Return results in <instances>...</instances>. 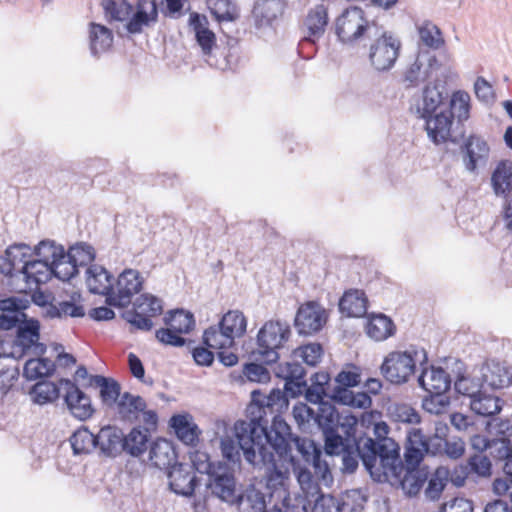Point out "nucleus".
<instances>
[{"label": "nucleus", "mask_w": 512, "mask_h": 512, "mask_svg": "<svg viewBox=\"0 0 512 512\" xmlns=\"http://www.w3.org/2000/svg\"><path fill=\"white\" fill-rule=\"evenodd\" d=\"M170 427L174 429L177 438L185 445L194 447L199 442L201 434L198 426L192 421L190 414H176L170 418Z\"/></svg>", "instance_id": "nucleus-33"}, {"label": "nucleus", "mask_w": 512, "mask_h": 512, "mask_svg": "<svg viewBox=\"0 0 512 512\" xmlns=\"http://www.w3.org/2000/svg\"><path fill=\"white\" fill-rule=\"evenodd\" d=\"M157 22L158 18L155 17V13L151 15L135 6V11L133 10L128 18L125 29L129 34L136 35L142 33L144 27H151Z\"/></svg>", "instance_id": "nucleus-53"}, {"label": "nucleus", "mask_w": 512, "mask_h": 512, "mask_svg": "<svg viewBox=\"0 0 512 512\" xmlns=\"http://www.w3.org/2000/svg\"><path fill=\"white\" fill-rule=\"evenodd\" d=\"M323 347L320 343H308L293 350L294 359H301L305 364L315 367L323 356Z\"/></svg>", "instance_id": "nucleus-58"}, {"label": "nucleus", "mask_w": 512, "mask_h": 512, "mask_svg": "<svg viewBox=\"0 0 512 512\" xmlns=\"http://www.w3.org/2000/svg\"><path fill=\"white\" fill-rule=\"evenodd\" d=\"M59 383L65 389L63 398L70 414L81 421L91 418L95 412L91 398L70 379L62 378Z\"/></svg>", "instance_id": "nucleus-19"}, {"label": "nucleus", "mask_w": 512, "mask_h": 512, "mask_svg": "<svg viewBox=\"0 0 512 512\" xmlns=\"http://www.w3.org/2000/svg\"><path fill=\"white\" fill-rule=\"evenodd\" d=\"M440 68L436 55L429 49H419L416 58L403 73L406 88L418 87L431 78L432 73Z\"/></svg>", "instance_id": "nucleus-14"}, {"label": "nucleus", "mask_w": 512, "mask_h": 512, "mask_svg": "<svg viewBox=\"0 0 512 512\" xmlns=\"http://www.w3.org/2000/svg\"><path fill=\"white\" fill-rule=\"evenodd\" d=\"M465 465L472 479L492 476V461L486 454L471 455Z\"/></svg>", "instance_id": "nucleus-55"}, {"label": "nucleus", "mask_w": 512, "mask_h": 512, "mask_svg": "<svg viewBox=\"0 0 512 512\" xmlns=\"http://www.w3.org/2000/svg\"><path fill=\"white\" fill-rule=\"evenodd\" d=\"M405 470L398 473L389 484L401 488L408 496H416L424 483L428 480L429 472L420 468V464H411L405 459Z\"/></svg>", "instance_id": "nucleus-24"}, {"label": "nucleus", "mask_w": 512, "mask_h": 512, "mask_svg": "<svg viewBox=\"0 0 512 512\" xmlns=\"http://www.w3.org/2000/svg\"><path fill=\"white\" fill-rule=\"evenodd\" d=\"M101 5L108 22L127 21L133 12V5L127 0H102Z\"/></svg>", "instance_id": "nucleus-51"}, {"label": "nucleus", "mask_w": 512, "mask_h": 512, "mask_svg": "<svg viewBox=\"0 0 512 512\" xmlns=\"http://www.w3.org/2000/svg\"><path fill=\"white\" fill-rule=\"evenodd\" d=\"M466 381V378L459 376L455 381V389L459 393L470 396V407L474 413L483 417H491L501 411L502 401L499 397L486 394L482 390L470 393L466 387L463 389Z\"/></svg>", "instance_id": "nucleus-22"}, {"label": "nucleus", "mask_w": 512, "mask_h": 512, "mask_svg": "<svg viewBox=\"0 0 512 512\" xmlns=\"http://www.w3.org/2000/svg\"><path fill=\"white\" fill-rule=\"evenodd\" d=\"M66 258H69L72 263L76 264L78 269L80 266L90 264L95 258V252L92 246L80 243L72 246L68 252H65Z\"/></svg>", "instance_id": "nucleus-60"}, {"label": "nucleus", "mask_w": 512, "mask_h": 512, "mask_svg": "<svg viewBox=\"0 0 512 512\" xmlns=\"http://www.w3.org/2000/svg\"><path fill=\"white\" fill-rule=\"evenodd\" d=\"M450 404L449 397L446 395V393H439V394H428L423 399L422 406L424 410L429 412L430 414L439 415L448 408Z\"/></svg>", "instance_id": "nucleus-64"}, {"label": "nucleus", "mask_w": 512, "mask_h": 512, "mask_svg": "<svg viewBox=\"0 0 512 512\" xmlns=\"http://www.w3.org/2000/svg\"><path fill=\"white\" fill-rule=\"evenodd\" d=\"M329 380V373L326 371L315 372L310 377V384L305 379V387L302 389L305 399L318 406V427L324 436L325 452L333 451L337 444L341 443V429L344 435H349L353 426H357L358 418L353 414L340 413L335 405L325 400L324 384Z\"/></svg>", "instance_id": "nucleus-3"}, {"label": "nucleus", "mask_w": 512, "mask_h": 512, "mask_svg": "<svg viewBox=\"0 0 512 512\" xmlns=\"http://www.w3.org/2000/svg\"><path fill=\"white\" fill-rule=\"evenodd\" d=\"M207 4L211 14L221 25L222 32L227 35L228 44H230L231 41L236 42L235 38L228 35L225 26L229 28L228 26L239 18L237 8L230 0H207Z\"/></svg>", "instance_id": "nucleus-36"}, {"label": "nucleus", "mask_w": 512, "mask_h": 512, "mask_svg": "<svg viewBox=\"0 0 512 512\" xmlns=\"http://www.w3.org/2000/svg\"><path fill=\"white\" fill-rule=\"evenodd\" d=\"M427 134L436 145H460L464 166L469 172H475L478 165H486L488 161L490 148L479 136L470 135L465 140V134L461 130H427Z\"/></svg>", "instance_id": "nucleus-7"}, {"label": "nucleus", "mask_w": 512, "mask_h": 512, "mask_svg": "<svg viewBox=\"0 0 512 512\" xmlns=\"http://www.w3.org/2000/svg\"><path fill=\"white\" fill-rule=\"evenodd\" d=\"M342 396L340 399L341 405H346L352 408L367 409L371 406L372 400L367 392L354 393L351 390L342 389Z\"/></svg>", "instance_id": "nucleus-63"}, {"label": "nucleus", "mask_w": 512, "mask_h": 512, "mask_svg": "<svg viewBox=\"0 0 512 512\" xmlns=\"http://www.w3.org/2000/svg\"><path fill=\"white\" fill-rule=\"evenodd\" d=\"M421 42L428 48L437 50L445 44L440 28L430 21L424 22L418 28Z\"/></svg>", "instance_id": "nucleus-57"}, {"label": "nucleus", "mask_w": 512, "mask_h": 512, "mask_svg": "<svg viewBox=\"0 0 512 512\" xmlns=\"http://www.w3.org/2000/svg\"><path fill=\"white\" fill-rule=\"evenodd\" d=\"M99 454L109 458H116L123 452L124 432L115 425L102 427L96 434Z\"/></svg>", "instance_id": "nucleus-27"}, {"label": "nucleus", "mask_w": 512, "mask_h": 512, "mask_svg": "<svg viewBox=\"0 0 512 512\" xmlns=\"http://www.w3.org/2000/svg\"><path fill=\"white\" fill-rule=\"evenodd\" d=\"M448 91L445 84L435 82L427 84L422 92V106H418L420 117L426 121L424 128H432L431 123L434 124V117L438 115L441 110L446 108L448 101Z\"/></svg>", "instance_id": "nucleus-16"}, {"label": "nucleus", "mask_w": 512, "mask_h": 512, "mask_svg": "<svg viewBox=\"0 0 512 512\" xmlns=\"http://www.w3.org/2000/svg\"><path fill=\"white\" fill-rule=\"evenodd\" d=\"M281 434L285 452L282 453L280 450H274L279 459L294 464L295 456L293 455V449H295L304 462L313 465V467L318 470H321L323 465L324 470L328 471V465L322 461V451L313 440L294 435L288 424L286 432Z\"/></svg>", "instance_id": "nucleus-11"}, {"label": "nucleus", "mask_w": 512, "mask_h": 512, "mask_svg": "<svg viewBox=\"0 0 512 512\" xmlns=\"http://www.w3.org/2000/svg\"><path fill=\"white\" fill-rule=\"evenodd\" d=\"M276 452L271 450V461L267 459L257 458L256 463H251L254 466H264L266 487L272 491H277L279 488H284L285 482L288 479L289 472L287 469H283L278 464L275 458Z\"/></svg>", "instance_id": "nucleus-35"}, {"label": "nucleus", "mask_w": 512, "mask_h": 512, "mask_svg": "<svg viewBox=\"0 0 512 512\" xmlns=\"http://www.w3.org/2000/svg\"><path fill=\"white\" fill-rule=\"evenodd\" d=\"M149 440L148 428L133 427L128 434H124L123 452L131 457H140L147 451Z\"/></svg>", "instance_id": "nucleus-40"}, {"label": "nucleus", "mask_w": 512, "mask_h": 512, "mask_svg": "<svg viewBox=\"0 0 512 512\" xmlns=\"http://www.w3.org/2000/svg\"><path fill=\"white\" fill-rule=\"evenodd\" d=\"M33 252L29 245L25 243H14L9 245L1 257V273L12 276L15 272H20V268L25 262L30 261Z\"/></svg>", "instance_id": "nucleus-29"}, {"label": "nucleus", "mask_w": 512, "mask_h": 512, "mask_svg": "<svg viewBox=\"0 0 512 512\" xmlns=\"http://www.w3.org/2000/svg\"><path fill=\"white\" fill-rule=\"evenodd\" d=\"M488 457L496 466H504L505 462L512 459V443L508 438H493L488 449Z\"/></svg>", "instance_id": "nucleus-54"}, {"label": "nucleus", "mask_w": 512, "mask_h": 512, "mask_svg": "<svg viewBox=\"0 0 512 512\" xmlns=\"http://www.w3.org/2000/svg\"><path fill=\"white\" fill-rule=\"evenodd\" d=\"M376 35L370 36L368 44V60L377 72H388L396 64L402 48L401 40L383 26L378 25Z\"/></svg>", "instance_id": "nucleus-9"}, {"label": "nucleus", "mask_w": 512, "mask_h": 512, "mask_svg": "<svg viewBox=\"0 0 512 512\" xmlns=\"http://www.w3.org/2000/svg\"><path fill=\"white\" fill-rule=\"evenodd\" d=\"M40 322L28 318L27 314L16 328L15 344L20 348L21 354L41 356L46 352V345L40 341Z\"/></svg>", "instance_id": "nucleus-17"}, {"label": "nucleus", "mask_w": 512, "mask_h": 512, "mask_svg": "<svg viewBox=\"0 0 512 512\" xmlns=\"http://www.w3.org/2000/svg\"><path fill=\"white\" fill-rule=\"evenodd\" d=\"M60 383L48 380L36 382L29 390V396L33 403L47 405L55 402L60 396Z\"/></svg>", "instance_id": "nucleus-46"}, {"label": "nucleus", "mask_w": 512, "mask_h": 512, "mask_svg": "<svg viewBox=\"0 0 512 512\" xmlns=\"http://www.w3.org/2000/svg\"><path fill=\"white\" fill-rule=\"evenodd\" d=\"M149 460L153 466L167 472L175 464H178V453L171 441L158 438L151 443Z\"/></svg>", "instance_id": "nucleus-28"}, {"label": "nucleus", "mask_w": 512, "mask_h": 512, "mask_svg": "<svg viewBox=\"0 0 512 512\" xmlns=\"http://www.w3.org/2000/svg\"><path fill=\"white\" fill-rule=\"evenodd\" d=\"M339 309L348 317H363L367 314L368 299L363 291L350 289L341 297Z\"/></svg>", "instance_id": "nucleus-37"}, {"label": "nucleus", "mask_w": 512, "mask_h": 512, "mask_svg": "<svg viewBox=\"0 0 512 512\" xmlns=\"http://www.w3.org/2000/svg\"><path fill=\"white\" fill-rule=\"evenodd\" d=\"M30 306L27 299L12 296L0 300V329L11 330L17 328L25 317V310Z\"/></svg>", "instance_id": "nucleus-26"}, {"label": "nucleus", "mask_w": 512, "mask_h": 512, "mask_svg": "<svg viewBox=\"0 0 512 512\" xmlns=\"http://www.w3.org/2000/svg\"><path fill=\"white\" fill-rule=\"evenodd\" d=\"M165 325L179 334H188L195 328L194 315L184 309L170 310L163 318Z\"/></svg>", "instance_id": "nucleus-48"}, {"label": "nucleus", "mask_w": 512, "mask_h": 512, "mask_svg": "<svg viewBox=\"0 0 512 512\" xmlns=\"http://www.w3.org/2000/svg\"><path fill=\"white\" fill-rule=\"evenodd\" d=\"M257 397L258 392H251L245 419L237 420L233 426L234 436L248 463H256L259 457L271 461V450L285 452L281 433L286 432L287 422L281 415H274L272 419L263 416Z\"/></svg>", "instance_id": "nucleus-2"}, {"label": "nucleus", "mask_w": 512, "mask_h": 512, "mask_svg": "<svg viewBox=\"0 0 512 512\" xmlns=\"http://www.w3.org/2000/svg\"><path fill=\"white\" fill-rule=\"evenodd\" d=\"M88 385H95L100 388V398L103 404L109 408L114 407L122 395L120 384L113 378L93 375L90 377Z\"/></svg>", "instance_id": "nucleus-42"}, {"label": "nucleus", "mask_w": 512, "mask_h": 512, "mask_svg": "<svg viewBox=\"0 0 512 512\" xmlns=\"http://www.w3.org/2000/svg\"><path fill=\"white\" fill-rule=\"evenodd\" d=\"M481 389H502L512 383L511 371L499 362L492 361L481 369Z\"/></svg>", "instance_id": "nucleus-32"}, {"label": "nucleus", "mask_w": 512, "mask_h": 512, "mask_svg": "<svg viewBox=\"0 0 512 512\" xmlns=\"http://www.w3.org/2000/svg\"><path fill=\"white\" fill-rule=\"evenodd\" d=\"M27 283L44 284L51 279V266L40 259L25 262L20 268Z\"/></svg>", "instance_id": "nucleus-47"}, {"label": "nucleus", "mask_w": 512, "mask_h": 512, "mask_svg": "<svg viewBox=\"0 0 512 512\" xmlns=\"http://www.w3.org/2000/svg\"><path fill=\"white\" fill-rule=\"evenodd\" d=\"M166 474L170 490L184 497H191L202 480L193 473L189 463L178 462Z\"/></svg>", "instance_id": "nucleus-21"}, {"label": "nucleus", "mask_w": 512, "mask_h": 512, "mask_svg": "<svg viewBox=\"0 0 512 512\" xmlns=\"http://www.w3.org/2000/svg\"><path fill=\"white\" fill-rule=\"evenodd\" d=\"M33 253L38 259L47 262L50 266L55 264V261L59 260V258H66L64 247L48 239L40 241L34 248Z\"/></svg>", "instance_id": "nucleus-56"}, {"label": "nucleus", "mask_w": 512, "mask_h": 512, "mask_svg": "<svg viewBox=\"0 0 512 512\" xmlns=\"http://www.w3.org/2000/svg\"><path fill=\"white\" fill-rule=\"evenodd\" d=\"M113 44V33L108 27L95 22L89 23V47L93 56L99 57Z\"/></svg>", "instance_id": "nucleus-41"}, {"label": "nucleus", "mask_w": 512, "mask_h": 512, "mask_svg": "<svg viewBox=\"0 0 512 512\" xmlns=\"http://www.w3.org/2000/svg\"><path fill=\"white\" fill-rule=\"evenodd\" d=\"M448 481V471L444 468H438L428 480V486L425 495L430 500H438Z\"/></svg>", "instance_id": "nucleus-61"}, {"label": "nucleus", "mask_w": 512, "mask_h": 512, "mask_svg": "<svg viewBox=\"0 0 512 512\" xmlns=\"http://www.w3.org/2000/svg\"><path fill=\"white\" fill-rule=\"evenodd\" d=\"M202 343L214 350L230 349L234 347L235 339L218 322V324L211 325L204 330Z\"/></svg>", "instance_id": "nucleus-44"}, {"label": "nucleus", "mask_w": 512, "mask_h": 512, "mask_svg": "<svg viewBox=\"0 0 512 512\" xmlns=\"http://www.w3.org/2000/svg\"><path fill=\"white\" fill-rule=\"evenodd\" d=\"M114 407L121 421L133 424L139 420L141 412L147 408V403L139 395L124 392Z\"/></svg>", "instance_id": "nucleus-31"}, {"label": "nucleus", "mask_w": 512, "mask_h": 512, "mask_svg": "<svg viewBox=\"0 0 512 512\" xmlns=\"http://www.w3.org/2000/svg\"><path fill=\"white\" fill-rule=\"evenodd\" d=\"M86 275L87 286L91 293L103 295L106 298L113 294V276L103 266L90 265L86 270Z\"/></svg>", "instance_id": "nucleus-34"}, {"label": "nucleus", "mask_w": 512, "mask_h": 512, "mask_svg": "<svg viewBox=\"0 0 512 512\" xmlns=\"http://www.w3.org/2000/svg\"><path fill=\"white\" fill-rule=\"evenodd\" d=\"M143 278L135 269H125L117 278L113 294L108 295L105 302L109 306L127 307L135 294H138L143 286Z\"/></svg>", "instance_id": "nucleus-13"}, {"label": "nucleus", "mask_w": 512, "mask_h": 512, "mask_svg": "<svg viewBox=\"0 0 512 512\" xmlns=\"http://www.w3.org/2000/svg\"><path fill=\"white\" fill-rule=\"evenodd\" d=\"M366 334L375 341H384L396 332L392 319L383 313L371 314L365 326Z\"/></svg>", "instance_id": "nucleus-39"}, {"label": "nucleus", "mask_w": 512, "mask_h": 512, "mask_svg": "<svg viewBox=\"0 0 512 512\" xmlns=\"http://www.w3.org/2000/svg\"><path fill=\"white\" fill-rule=\"evenodd\" d=\"M190 459V467L194 474L196 472L205 474L207 479H209L216 470L217 464L210 461V457L206 452L195 451L191 453Z\"/></svg>", "instance_id": "nucleus-62"}, {"label": "nucleus", "mask_w": 512, "mask_h": 512, "mask_svg": "<svg viewBox=\"0 0 512 512\" xmlns=\"http://www.w3.org/2000/svg\"><path fill=\"white\" fill-rule=\"evenodd\" d=\"M349 433L341 435V443L333 451L326 452L330 456H341L343 473H354L360 460L370 477L379 483H390L398 473L404 472L406 463L394 439L375 441L366 433H358L357 426Z\"/></svg>", "instance_id": "nucleus-1"}, {"label": "nucleus", "mask_w": 512, "mask_h": 512, "mask_svg": "<svg viewBox=\"0 0 512 512\" xmlns=\"http://www.w3.org/2000/svg\"><path fill=\"white\" fill-rule=\"evenodd\" d=\"M74 455L89 454L97 449L96 434H93L87 427L77 429L69 438Z\"/></svg>", "instance_id": "nucleus-49"}, {"label": "nucleus", "mask_w": 512, "mask_h": 512, "mask_svg": "<svg viewBox=\"0 0 512 512\" xmlns=\"http://www.w3.org/2000/svg\"><path fill=\"white\" fill-rule=\"evenodd\" d=\"M377 27L375 21H368L365 18L361 8L351 7L336 19L335 32L342 43L353 45L375 36Z\"/></svg>", "instance_id": "nucleus-10"}, {"label": "nucleus", "mask_w": 512, "mask_h": 512, "mask_svg": "<svg viewBox=\"0 0 512 512\" xmlns=\"http://www.w3.org/2000/svg\"><path fill=\"white\" fill-rule=\"evenodd\" d=\"M427 364L426 350L417 345H410L404 351L388 353L380 366V372L389 383L401 385L414 376L417 365L421 367Z\"/></svg>", "instance_id": "nucleus-8"}, {"label": "nucleus", "mask_w": 512, "mask_h": 512, "mask_svg": "<svg viewBox=\"0 0 512 512\" xmlns=\"http://www.w3.org/2000/svg\"><path fill=\"white\" fill-rule=\"evenodd\" d=\"M327 321L325 309L315 301L301 305L294 319V326L300 335H313L319 332Z\"/></svg>", "instance_id": "nucleus-20"}, {"label": "nucleus", "mask_w": 512, "mask_h": 512, "mask_svg": "<svg viewBox=\"0 0 512 512\" xmlns=\"http://www.w3.org/2000/svg\"><path fill=\"white\" fill-rule=\"evenodd\" d=\"M328 23V9L325 5L319 4L311 8L303 22L304 37L300 45H315L316 42L323 37Z\"/></svg>", "instance_id": "nucleus-23"}, {"label": "nucleus", "mask_w": 512, "mask_h": 512, "mask_svg": "<svg viewBox=\"0 0 512 512\" xmlns=\"http://www.w3.org/2000/svg\"><path fill=\"white\" fill-rule=\"evenodd\" d=\"M449 426L442 421H433L431 426L411 428L407 431L404 459L411 464H420L425 455L461 458L465 453V442L460 437H448Z\"/></svg>", "instance_id": "nucleus-4"}, {"label": "nucleus", "mask_w": 512, "mask_h": 512, "mask_svg": "<svg viewBox=\"0 0 512 512\" xmlns=\"http://www.w3.org/2000/svg\"><path fill=\"white\" fill-rule=\"evenodd\" d=\"M207 23L208 21L205 16L196 12L190 14L189 25L194 30L196 41L205 56L210 55L213 47L216 45L215 34L206 27Z\"/></svg>", "instance_id": "nucleus-38"}, {"label": "nucleus", "mask_w": 512, "mask_h": 512, "mask_svg": "<svg viewBox=\"0 0 512 512\" xmlns=\"http://www.w3.org/2000/svg\"><path fill=\"white\" fill-rule=\"evenodd\" d=\"M205 485L212 495L229 505L235 500L239 491L233 470L228 465L220 462L217 463L215 472L206 480Z\"/></svg>", "instance_id": "nucleus-18"}, {"label": "nucleus", "mask_w": 512, "mask_h": 512, "mask_svg": "<svg viewBox=\"0 0 512 512\" xmlns=\"http://www.w3.org/2000/svg\"><path fill=\"white\" fill-rule=\"evenodd\" d=\"M352 370H342L335 377L336 391L335 396L339 398L342 396V389L350 390V388L356 387L361 383V374L358 367L355 365L351 366Z\"/></svg>", "instance_id": "nucleus-59"}, {"label": "nucleus", "mask_w": 512, "mask_h": 512, "mask_svg": "<svg viewBox=\"0 0 512 512\" xmlns=\"http://www.w3.org/2000/svg\"><path fill=\"white\" fill-rule=\"evenodd\" d=\"M236 506L239 512H263L266 508V495L254 484L247 485L238 491L231 506Z\"/></svg>", "instance_id": "nucleus-30"}, {"label": "nucleus", "mask_w": 512, "mask_h": 512, "mask_svg": "<svg viewBox=\"0 0 512 512\" xmlns=\"http://www.w3.org/2000/svg\"><path fill=\"white\" fill-rule=\"evenodd\" d=\"M162 313V300L150 293H144L136 298L133 309L122 313V318L136 330L150 331L153 328L152 318Z\"/></svg>", "instance_id": "nucleus-12"}, {"label": "nucleus", "mask_w": 512, "mask_h": 512, "mask_svg": "<svg viewBox=\"0 0 512 512\" xmlns=\"http://www.w3.org/2000/svg\"><path fill=\"white\" fill-rule=\"evenodd\" d=\"M292 336L291 326L280 319L266 321L256 335V347L251 352L255 361L275 364L287 348Z\"/></svg>", "instance_id": "nucleus-6"}, {"label": "nucleus", "mask_w": 512, "mask_h": 512, "mask_svg": "<svg viewBox=\"0 0 512 512\" xmlns=\"http://www.w3.org/2000/svg\"><path fill=\"white\" fill-rule=\"evenodd\" d=\"M491 184L497 196H506L512 191V161L501 160L495 167Z\"/></svg>", "instance_id": "nucleus-43"}, {"label": "nucleus", "mask_w": 512, "mask_h": 512, "mask_svg": "<svg viewBox=\"0 0 512 512\" xmlns=\"http://www.w3.org/2000/svg\"><path fill=\"white\" fill-rule=\"evenodd\" d=\"M273 371L277 378L285 381L283 391L278 388L272 389L268 395H265L258 389L252 391L259 393L257 404L263 408V413L261 414L271 418L276 415V411L278 412L280 409L288 407L289 398H296L302 395L306 374L303 366L296 361L279 363L274 367Z\"/></svg>", "instance_id": "nucleus-5"}, {"label": "nucleus", "mask_w": 512, "mask_h": 512, "mask_svg": "<svg viewBox=\"0 0 512 512\" xmlns=\"http://www.w3.org/2000/svg\"><path fill=\"white\" fill-rule=\"evenodd\" d=\"M219 322L234 339L240 338L246 333L247 319L240 310L227 311Z\"/></svg>", "instance_id": "nucleus-52"}, {"label": "nucleus", "mask_w": 512, "mask_h": 512, "mask_svg": "<svg viewBox=\"0 0 512 512\" xmlns=\"http://www.w3.org/2000/svg\"><path fill=\"white\" fill-rule=\"evenodd\" d=\"M285 4L281 0H259L253 7V15L260 25H270L282 16Z\"/></svg>", "instance_id": "nucleus-45"}, {"label": "nucleus", "mask_w": 512, "mask_h": 512, "mask_svg": "<svg viewBox=\"0 0 512 512\" xmlns=\"http://www.w3.org/2000/svg\"><path fill=\"white\" fill-rule=\"evenodd\" d=\"M55 371V363L48 358H33L26 361L23 375L27 380L49 377Z\"/></svg>", "instance_id": "nucleus-50"}, {"label": "nucleus", "mask_w": 512, "mask_h": 512, "mask_svg": "<svg viewBox=\"0 0 512 512\" xmlns=\"http://www.w3.org/2000/svg\"><path fill=\"white\" fill-rule=\"evenodd\" d=\"M417 378L418 385L428 394L446 393L452 383L450 375L442 368L434 365H423Z\"/></svg>", "instance_id": "nucleus-25"}, {"label": "nucleus", "mask_w": 512, "mask_h": 512, "mask_svg": "<svg viewBox=\"0 0 512 512\" xmlns=\"http://www.w3.org/2000/svg\"><path fill=\"white\" fill-rule=\"evenodd\" d=\"M470 116V96L465 91H456L453 93L446 108L441 110L434 117L433 128H451L453 121L458 125H463L464 121Z\"/></svg>", "instance_id": "nucleus-15"}]
</instances>
